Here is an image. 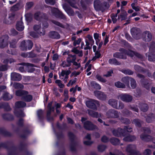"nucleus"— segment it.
<instances>
[{
	"label": "nucleus",
	"instance_id": "nucleus-1",
	"mask_svg": "<svg viewBox=\"0 0 155 155\" xmlns=\"http://www.w3.org/2000/svg\"><path fill=\"white\" fill-rule=\"evenodd\" d=\"M17 124L20 127H24L21 131L22 134L19 133V129L18 127L15 130V132L19 135L20 137L26 139L31 134V131L30 129L29 125L27 124L24 126V120L22 118H20L18 120L17 122Z\"/></svg>",
	"mask_w": 155,
	"mask_h": 155
},
{
	"label": "nucleus",
	"instance_id": "nucleus-2",
	"mask_svg": "<svg viewBox=\"0 0 155 155\" xmlns=\"http://www.w3.org/2000/svg\"><path fill=\"white\" fill-rule=\"evenodd\" d=\"M68 135L71 142L69 146L70 150L72 152H77L76 147L77 144V142L75 140L76 138V136L71 132H68Z\"/></svg>",
	"mask_w": 155,
	"mask_h": 155
},
{
	"label": "nucleus",
	"instance_id": "nucleus-3",
	"mask_svg": "<svg viewBox=\"0 0 155 155\" xmlns=\"http://www.w3.org/2000/svg\"><path fill=\"white\" fill-rule=\"evenodd\" d=\"M87 118L82 117L81 121L83 124V127L84 128L88 130H93L96 129L97 126L94 124L91 121L86 120Z\"/></svg>",
	"mask_w": 155,
	"mask_h": 155
},
{
	"label": "nucleus",
	"instance_id": "nucleus-4",
	"mask_svg": "<svg viewBox=\"0 0 155 155\" xmlns=\"http://www.w3.org/2000/svg\"><path fill=\"white\" fill-rule=\"evenodd\" d=\"M76 55L68 54V56L66 59V61L68 65H66L65 66L67 67H69L71 65V63H72L73 65L77 67V68H75L76 69L79 68L81 67V65L80 63H78L76 61Z\"/></svg>",
	"mask_w": 155,
	"mask_h": 155
},
{
	"label": "nucleus",
	"instance_id": "nucleus-5",
	"mask_svg": "<svg viewBox=\"0 0 155 155\" xmlns=\"http://www.w3.org/2000/svg\"><path fill=\"white\" fill-rule=\"evenodd\" d=\"M85 104L87 107L94 110H97V107L100 105L99 102L98 101L92 99L86 101Z\"/></svg>",
	"mask_w": 155,
	"mask_h": 155
},
{
	"label": "nucleus",
	"instance_id": "nucleus-6",
	"mask_svg": "<svg viewBox=\"0 0 155 155\" xmlns=\"http://www.w3.org/2000/svg\"><path fill=\"white\" fill-rule=\"evenodd\" d=\"M33 17L35 20L40 22L44 20H48V15L40 11H38L35 13L34 14Z\"/></svg>",
	"mask_w": 155,
	"mask_h": 155
},
{
	"label": "nucleus",
	"instance_id": "nucleus-7",
	"mask_svg": "<svg viewBox=\"0 0 155 155\" xmlns=\"http://www.w3.org/2000/svg\"><path fill=\"white\" fill-rule=\"evenodd\" d=\"M137 76L141 79L140 82L142 86L146 89L149 90L150 88V84L149 82V80L145 79L144 75L140 74H137Z\"/></svg>",
	"mask_w": 155,
	"mask_h": 155
},
{
	"label": "nucleus",
	"instance_id": "nucleus-8",
	"mask_svg": "<svg viewBox=\"0 0 155 155\" xmlns=\"http://www.w3.org/2000/svg\"><path fill=\"white\" fill-rule=\"evenodd\" d=\"M136 146L134 145L129 144L126 148V151L130 153L128 155H141V153L138 151H137L134 148H136Z\"/></svg>",
	"mask_w": 155,
	"mask_h": 155
},
{
	"label": "nucleus",
	"instance_id": "nucleus-9",
	"mask_svg": "<svg viewBox=\"0 0 155 155\" xmlns=\"http://www.w3.org/2000/svg\"><path fill=\"white\" fill-rule=\"evenodd\" d=\"M131 35L134 39L137 40L140 38V28H133L130 30Z\"/></svg>",
	"mask_w": 155,
	"mask_h": 155
},
{
	"label": "nucleus",
	"instance_id": "nucleus-10",
	"mask_svg": "<svg viewBox=\"0 0 155 155\" xmlns=\"http://www.w3.org/2000/svg\"><path fill=\"white\" fill-rule=\"evenodd\" d=\"M110 6L108 2H104L103 4L102 5L99 1L96 0L94 2V7L95 10L101 9L102 8H107Z\"/></svg>",
	"mask_w": 155,
	"mask_h": 155
},
{
	"label": "nucleus",
	"instance_id": "nucleus-11",
	"mask_svg": "<svg viewBox=\"0 0 155 155\" xmlns=\"http://www.w3.org/2000/svg\"><path fill=\"white\" fill-rule=\"evenodd\" d=\"M119 97L122 101L127 103L131 102L133 99V97L131 95L126 93L120 94Z\"/></svg>",
	"mask_w": 155,
	"mask_h": 155
},
{
	"label": "nucleus",
	"instance_id": "nucleus-12",
	"mask_svg": "<svg viewBox=\"0 0 155 155\" xmlns=\"http://www.w3.org/2000/svg\"><path fill=\"white\" fill-rule=\"evenodd\" d=\"M8 36L7 35L2 36L0 38V48H3L8 45Z\"/></svg>",
	"mask_w": 155,
	"mask_h": 155
},
{
	"label": "nucleus",
	"instance_id": "nucleus-13",
	"mask_svg": "<svg viewBox=\"0 0 155 155\" xmlns=\"http://www.w3.org/2000/svg\"><path fill=\"white\" fill-rule=\"evenodd\" d=\"M26 147V144L21 142L18 147V149L20 152H24V154L23 155H32V153L28 150Z\"/></svg>",
	"mask_w": 155,
	"mask_h": 155
},
{
	"label": "nucleus",
	"instance_id": "nucleus-14",
	"mask_svg": "<svg viewBox=\"0 0 155 155\" xmlns=\"http://www.w3.org/2000/svg\"><path fill=\"white\" fill-rule=\"evenodd\" d=\"M51 13L52 15L57 18L63 20H65L66 19L65 15L60 11V10H51Z\"/></svg>",
	"mask_w": 155,
	"mask_h": 155
},
{
	"label": "nucleus",
	"instance_id": "nucleus-15",
	"mask_svg": "<svg viewBox=\"0 0 155 155\" xmlns=\"http://www.w3.org/2000/svg\"><path fill=\"white\" fill-rule=\"evenodd\" d=\"M94 94L97 98L100 100L105 101L107 99V95L103 92L99 91H94Z\"/></svg>",
	"mask_w": 155,
	"mask_h": 155
},
{
	"label": "nucleus",
	"instance_id": "nucleus-16",
	"mask_svg": "<svg viewBox=\"0 0 155 155\" xmlns=\"http://www.w3.org/2000/svg\"><path fill=\"white\" fill-rule=\"evenodd\" d=\"M124 130L123 129L118 128L117 129H114L112 131L114 136L117 137H124Z\"/></svg>",
	"mask_w": 155,
	"mask_h": 155
},
{
	"label": "nucleus",
	"instance_id": "nucleus-17",
	"mask_svg": "<svg viewBox=\"0 0 155 155\" xmlns=\"http://www.w3.org/2000/svg\"><path fill=\"white\" fill-rule=\"evenodd\" d=\"M107 114L109 118H117L119 116L118 112L114 109L109 110L107 112Z\"/></svg>",
	"mask_w": 155,
	"mask_h": 155
},
{
	"label": "nucleus",
	"instance_id": "nucleus-18",
	"mask_svg": "<svg viewBox=\"0 0 155 155\" xmlns=\"http://www.w3.org/2000/svg\"><path fill=\"white\" fill-rule=\"evenodd\" d=\"M121 12L118 15L117 20L118 21H122L127 18V13L125 10H121Z\"/></svg>",
	"mask_w": 155,
	"mask_h": 155
},
{
	"label": "nucleus",
	"instance_id": "nucleus-19",
	"mask_svg": "<svg viewBox=\"0 0 155 155\" xmlns=\"http://www.w3.org/2000/svg\"><path fill=\"white\" fill-rule=\"evenodd\" d=\"M152 137L149 135L145 133H142L140 135V138L141 140L145 142H148L151 141Z\"/></svg>",
	"mask_w": 155,
	"mask_h": 155
},
{
	"label": "nucleus",
	"instance_id": "nucleus-20",
	"mask_svg": "<svg viewBox=\"0 0 155 155\" xmlns=\"http://www.w3.org/2000/svg\"><path fill=\"white\" fill-rule=\"evenodd\" d=\"M11 80L13 81H20L22 79L21 75L16 72L11 73Z\"/></svg>",
	"mask_w": 155,
	"mask_h": 155
},
{
	"label": "nucleus",
	"instance_id": "nucleus-21",
	"mask_svg": "<svg viewBox=\"0 0 155 155\" xmlns=\"http://www.w3.org/2000/svg\"><path fill=\"white\" fill-rule=\"evenodd\" d=\"M145 36L143 38V40L146 42L150 41L152 38L151 33L148 31H146L144 32Z\"/></svg>",
	"mask_w": 155,
	"mask_h": 155
},
{
	"label": "nucleus",
	"instance_id": "nucleus-22",
	"mask_svg": "<svg viewBox=\"0 0 155 155\" xmlns=\"http://www.w3.org/2000/svg\"><path fill=\"white\" fill-rule=\"evenodd\" d=\"M49 37L52 39H58L60 38V34L57 31H50L48 34Z\"/></svg>",
	"mask_w": 155,
	"mask_h": 155
},
{
	"label": "nucleus",
	"instance_id": "nucleus-23",
	"mask_svg": "<svg viewBox=\"0 0 155 155\" xmlns=\"http://www.w3.org/2000/svg\"><path fill=\"white\" fill-rule=\"evenodd\" d=\"M48 20H44L42 21L41 22L42 23V32H39V33L42 35V36L45 35V29L48 28L49 24L48 23Z\"/></svg>",
	"mask_w": 155,
	"mask_h": 155
},
{
	"label": "nucleus",
	"instance_id": "nucleus-24",
	"mask_svg": "<svg viewBox=\"0 0 155 155\" xmlns=\"http://www.w3.org/2000/svg\"><path fill=\"white\" fill-rule=\"evenodd\" d=\"M37 116L39 121L42 123H43L44 116L43 111L41 109L38 110L37 112Z\"/></svg>",
	"mask_w": 155,
	"mask_h": 155
},
{
	"label": "nucleus",
	"instance_id": "nucleus-25",
	"mask_svg": "<svg viewBox=\"0 0 155 155\" xmlns=\"http://www.w3.org/2000/svg\"><path fill=\"white\" fill-rule=\"evenodd\" d=\"M123 140L126 142H132L135 140L136 137L134 135H129L124 137Z\"/></svg>",
	"mask_w": 155,
	"mask_h": 155
},
{
	"label": "nucleus",
	"instance_id": "nucleus-26",
	"mask_svg": "<svg viewBox=\"0 0 155 155\" xmlns=\"http://www.w3.org/2000/svg\"><path fill=\"white\" fill-rule=\"evenodd\" d=\"M2 117L6 120L12 121L14 120L13 115L10 114H4L2 115Z\"/></svg>",
	"mask_w": 155,
	"mask_h": 155
},
{
	"label": "nucleus",
	"instance_id": "nucleus-27",
	"mask_svg": "<svg viewBox=\"0 0 155 155\" xmlns=\"http://www.w3.org/2000/svg\"><path fill=\"white\" fill-rule=\"evenodd\" d=\"M2 97L4 101H8L13 97V95L6 92L3 94Z\"/></svg>",
	"mask_w": 155,
	"mask_h": 155
},
{
	"label": "nucleus",
	"instance_id": "nucleus-28",
	"mask_svg": "<svg viewBox=\"0 0 155 155\" xmlns=\"http://www.w3.org/2000/svg\"><path fill=\"white\" fill-rule=\"evenodd\" d=\"M118 101L114 99H110L108 101V104L114 108H117Z\"/></svg>",
	"mask_w": 155,
	"mask_h": 155
},
{
	"label": "nucleus",
	"instance_id": "nucleus-29",
	"mask_svg": "<svg viewBox=\"0 0 155 155\" xmlns=\"http://www.w3.org/2000/svg\"><path fill=\"white\" fill-rule=\"evenodd\" d=\"M28 93L24 95L22 97V99L25 101L26 102H30L33 99V96L31 94H28Z\"/></svg>",
	"mask_w": 155,
	"mask_h": 155
},
{
	"label": "nucleus",
	"instance_id": "nucleus-30",
	"mask_svg": "<svg viewBox=\"0 0 155 155\" xmlns=\"http://www.w3.org/2000/svg\"><path fill=\"white\" fill-rule=\"evenodd\" d=\"M24 28L23 22L21 21H17L16 24V29L19 31H21L24 30Z\"/></svg>",
	"mask_w": 155,
	"mask_h": 155
},
{
	"label": "nucleus",
	"instance_id": "nucleus-31",
	"mask_svg": "<svg viewBox=\"0 0 155 155\" xmlns=\"http://www.w3.org/2000/svg\"><path fill=\"white\" fill-rule=\"evenodd\" d=\"M14 113L15 115L18 117H24L25 116L23 111L21 110H17L16 109H15Z\"/></svg>",
	"mask_w": 155,
	"mask_h": 155
},
{
	"label": "nucleus",
	"instance_id": "nucleus-32",
	"mask_svg": "<svg viewBox=\"0 0 155 155\" xmlns=\"http://www.w3.org/2000/svg\"><path fill=\"white\" fill-rule=\"evenodd\" d=\"M113 56L114 58L121 59H125L127 58L126 56L124 55L122 53L119 52H116L114 53Z\"/></svg>",
	"mask_w": 155,
	"mask_h": 155
},
{
	"label": "nucleus",
	"instance_id": "nucleus-33",
	"mask_svg": "<svg viewBox=\"0 0 155 155\" xmlns=\"http://www.w3.org/2000/svg\"><path fill=\"white\" fill-rule=\"evenodd\" d=\"M120 10H117V13L116 14L112 13L110 15V18L113 22V24H115L117 20V16L118 17L117 15L120 13Z\"/></svg>",
	"mask_w": 155,
	"mask_h": 155
},
{
	"label": "nucleus",
	"instance_id": "nucleus-34",
	"mask_svg": "<svg viewBox=\"0 0 155 155\" xmlns=\"http://www.w3.org/2000/svg\"><path fill=\"white\" fill-rule=\"evenodd\" d=\"M0 134L5 137H10L12 136V134L3 128H0Z\"/></svg>",
	"mask_w": 155,
	"mask_h": 155
},
{
	"label": "nucleus",
	"instance_id": "nucleus-35",
	"mask_svg": "<svg viewBox=\"0 0 155 155\" xmlns=\"http://www.w3.org/2000/svg\"><path fill=\"white\" fill-rule=\"evenodd\" d=\"M26 105V104L25 102L21 101H17L15 104V107L17 108L24 107Z\"/></svg>",
	"mask_w": 155,
	"mask_h": 155
},
{
	"label": "nucleus",
	"instance_id": "nucleus-36",
	"mask_svg": "<svg viewBox=\"0 0 155 155\" xmlns=\"http://www.w3.org/2000/svg\"><path fill=\"white\" fill-rule=\"evenodd\" d=\"M1 106V108L4 109L5 111H8L11 110V108L7 103H2Z\"/></svg>",
	"mask_w": 155,
	"mask_h": 155
},
{
	"label": "nucleus",
	"instance_id": "nucleus-37",
	"mask_svg": "<svg viewBox=\"0 0 155 155\" xmlns=\"http://www.w3.org/2000/svg\"><path fill=\"white\" fill-rule=\"evenodd\" d=\"M110 141L113 145L116 146L119 145L120 143V140L115 137H112L110 139Z\"/></svg>",
	"mask_w": 155,
	"mask_h": 155
},
{
	"label": "nucleus",
	"instance_id": "nucleus-38",
	"mask_svg": "<svg viewBox=\"0 0 155 155\" xmlns=\"http://www.w3.org/2000/svg\"><path fill=\"white\" fill-rule=\"evenodd\" d=\"M131 78L128 76L124 77L122 78L121 81L125 84V85H126L127 87H129V82Z\"/></svg>",
	"mask_w": 155,
	"mask_h": 155
},
{
	"label": "nucleus",
	"instance_id": "nucleus-39",
	"mask_svg": "<svg viewBox=\"0 0 155 155\" xmlns=\"http://www.w3.org/2000/svg\"><path fill=\"white\" fill-rule=\"evenodd\" d=\"M146 56L148 57V60L151 61H155V54L151 53H147L146 54Z\"/></svg>",
	"mask_w": 155,
	"mask_h": 155
},
{
	"label": "nucleus",
	"instance_id": "nucleus-40",
	"mask_svg": "<svg viewBox=\"0 0 155 155\" xmlns=\"http://www.w3.org/2000/svg\"><path fill=\"white\" fill-rule=\"evenodd\" d=\"M140 106V110L143 112H147L149 108L148 105L146 103H141Z\"/></svg>",
	"mask_w": 155,
	"mask_h": 155
},
{
	"label": "nucleus",
	"instance_id": "nucleus-41",
	"mask_svg": "<svg viewBox=\"0 0 155 155\" xmlns=\"http://www.w3.org/2000/svg\"><path fill=\"white\" fill-rule=\"evenodd\" d=\"M108 63L110 64L115 65H119L120 64V63L115 58L110 59L108 60Z\"/></svg>",
	"mask_w": 155,
	"mask_h": 155
},
{
	"label": "nucleus",
	"instance_id": "nucleus-42",
	"mask_svg": "<svg viewBox=\"0 0 155 155\" xmlns=\"http://www.w3.org/2000/svg\"><path fill=\"white\" fill-rule=\"evenodd\" d=\"M91 85L93 88L95 89L100 90L101 88L100 85L94 81L91 82Z\"/></svg>",
	"mask_w": 155,
	"mask_h": 155
},
{
	"label": "nucleus",
	"instance_id": "nucleus-43",
	"mask_svg": "<svg viewBox=\"0 0 155 155\" xmlns=\"http://www.w3.org/2000/svg\"><path fill=\"white\" fill-rule=\"evenodd\" d=\"M15 95L17 96H23L28 93V91L25 90H18L15 91Z\"/></svg>",
	"mask_w": 155,
	"mask_h": 155
},
{
	"label": "nucleus",
	"instance_id": "nucleus-44",
	"mask_svg": "<svg viewBox=\"0 0 155 155\" xmlns=\"http://www.w3.org/2000/svg\"><path fill=\"white\" fill-rule=\"evenodd\" d=\"M26 45L27 47V50H29L32 48L33 45V43L31 40H28L26 41Z\"/></svg>",
	"mask_w": 155,
	"mask_h": 155
},
{
	"label": "nucleus",
	"instance_id": "nucleus-45",
	"mask_svg": "<svg viewBox=\"0 0 155 155\" xmlns=\"http://www.w3.org/2000/svg\"><path fill=\"white\" fill-rule=\"evenodd\" d=\"M88 114L93 117L97 118L99 117V114L97 112L91 110H88Z\"/></svg>",
	"mask_w": 155,
	"mask_h": 155
},
{
	"label": "nucleus",
	"instance_id": "nucleus-46",
	"mask_svg": "<svg viewBox=\"0 0 155 155\" xmlns=\"http://www.w3.org/2000/svg\"><path fill=\"white\" fill-rule=\"evenodd\" d=\"M25 19L28 22H31L33 20V15L31 13H28L25 15Z\"/></svg>",
	"mask_w": 155,
	"mask_h": 155
},
{
	"label": "nucleus",
	"instance_id": "nucleus-47",
	"mask_svg": "<svg viewBox=\"0 0 155 155\" xmlns=\"http://www.w3.org/2000/svg\"><path fill=\"white\" fill-rule=\"evenodd\" d=\"M123 130H124V137L127 136V132L130 133L132 131V128L130 127L129 126H125Z\"/></svg>",
	"mask_w": 155,
	"mask_h": 155
},
{
	"label": "nucleus",
	"instance_id": "nucleus-48",
	"mask_svg": "<svg viewBox=\"0 0 155 155\" xmlns=\"http://www.w3.org/2000/svg\"><path fill=\"white\" fill-rule=\"evenodd\" d=\"M132 123L133 124H134L137 127L140 128L141 127V124L140 120L138 119H134Z\"/></svg>",
	"mask_w": 155,
	"mask_h": 155
},
{
	"label": "nucleus",
	"instance_id": "nucleus-49",
	"mask_svg": "<svg viewBox=\"0 0 155 155\" xmlns=\"http://www.w3.org/2000/svg\"><path fill=\"white\" fill-rule=\"evenodd\" d=\"M41 25H35L34 26L33 29L35 31L37 32L38 34L40 36L42 35H41L39 33V32H42V31H40L41 28Z\"/></svg>",
	"mask_w": 155,
	"mask_h": 155
},
{
	"label": "nucleus",
	"instance_id": "nucleus-50",
	"mask_svg": "<svg viewBox=\"0 0 155 155\" xmlns=\"http://www.w3.org/2000/svg\"><path fill=\"white\" fill-rule=\"evenodd\" d=\"M115 86L118 88H124L125 87V85L119 81L115 83Z\"/></svg>",
	"mask_w": 155,
	"mask_h": 155
},
{
	"label": "nucleus",
	"instance_id": "nucleus-51",
	"mask_svg": "<svg viewBox=\"0 0 155 155\" xmlns=\"http://www.w3.org/2000/svg\"><path fill=\"white\" fill-rule=\"evenodd\" d=\"M20 48L21 50L23 51H27V47L26 45L25 40H23L21 42Z\"/></svg>",
	"mask_w": 155,
	"mask_h": 155
},
{
	"label": "nucleus",
	"instance_id": "nucleus-52",
	"mask_svg": "<svg viewBox=\"0 0 155 155\" xmlns=\"http://www.w3.org/2000/svg\"><path fill=\"white\" fill-rule=\"evenodd\" d=\"M120 120L122 123L125 124H129L130 123V120L127 118L121 117Z\"/></svg>",
	"mask_w": 155,
	"mask_h": 155
},
{
	"label": "nucleus",
	"instance_id": "nucleus-53",
	"mask_svg": "<svg viewBox=\"0 0 155 155\" xmlns=\"http://www.w3.org/2000/svg\"><path fill=\"white\" fill-rule=\"evenodd\" d=\"M107 148V146L102 144H100L98 146L97 149L98 151L103 152Z\"/></svg>",
	"mask_w": 155,
	"mask_h": 155
},
{
	"label": "nucleus",
	"instance_id": "nucleus-54",
	"mask_svg": "<svg viewBox=\"0 0 155 155\" xmlns=\"http://www.w3.org/2000/svg\"><path fill=\"white\" fill-rule=\"evenodd\" d=\"M23 7L22 4L21 3H18L15 5H14L12 10H17L21 9Z\"/></svg>",
	"mask_w": 155,
	"mask_h": 155
},
{
	"label": "nucleus",
	"instance_id": "nucleus-55",
	"mask_svg": "<svg viewBox=\"0 0 155 155\" xmlns=\"http://www.w3.org/2000/svg\"><path fill=\"white\" fill-rule=\"evenodd\" d=\"M13 85L16 89H23L24 87V85L22 84L19 83H14Z\"/></svg>",
	"mask_w": 155,
	"mask_h": 155
},
{
	"label": "nucleus",
	"instance_id": "nucleus-56",
	"mask_svg": "<svg viewBox=\"0 0 155 155\" xmlns=\"http://www.w3.org/2000/svg\"><path fill=\"white\" fill-rule=\"evenodd\" d=\"M122 72L125 74L129 75H132L134 74V72L129 69L123 70Z\"/></svg>",
	"mask_w": 155,
	"mask_h": 155
},
{
	"label": "nucleus",
	"instance_id": "nucleus-57",
	"mask_svg": "<svg viewBox=\"0 0 155 155\" xmlns=\"http://www.w3.org/2000/svg\"><path fill=\"white\" fill-rule=\"evenodd\" d=\"M130 85L131 86L133 89H134L136 88V83L135 80L133 78H131L130 80Z\"/></svg>",
	"mask_w": 155,
	"mask_h": 155
},
{
	"label": "nucleus",
	"instance_id": "nucleus-58",
	"mask_svg": "<svg viewBox=\"0 0 155 155\" xmlns=\"http://www.w3.org/2000/svg\"><path fill=\"white\" fill-rule=\"evenodd\" d=\"M52 22L55 25H57L61 28H64V25L58 21L53 20L52 21Z\"/></svg>",
	"mask_w": 155,
	"mask_h": 155
},
{
	"label": "nucleus",
	"instance_id": "nucleus-59",
	"mask_svg": "<svg viewBox=\"0 0 155 155\" xmlns=\"http://www.w3.org/2000/svg\"><path fill=\"white\" fill-rule=\"evenodd\" d=\"M13 11L12 13L9 14V18L11 21H13L14 20L15 15V11L17 10H13Z\"/></svg>",
	"mask_w": 155,
	"mask_h": 155
},
{
	"label": "nucleus",
	"instance_id": "nucleus-60",
	"mask_svg": "<svg viewBox=\"0 0 155 155\" xmlns=\"http://www.w3.org/2000/svg\"><path fill=\"white\" fill-rule=\"evenodd\" d=\"M96 78L99 81L103 83H106L107 82V80L103 78L100 75L97 74L96 76Z\"/></svg>",
	"mask_w": 155,
	"mask_h": 155
},
{
	"label": "nucleus",
	"instance_id": "nucleus-61",
	"mask_svg": "<svg viewBox=\"0 0 155 155\" xmlns=\"http://www.w3.org/2000/svg\"><path fill=\"white\" fill-rule=\"evenodd\" d=\"M149 50L152 52H154L155 51V42L152 41L150 45Z\"/></svg>",
	"mask_w": 155,
	"mask_h": 155
},
{
	"label": "nucleus",
	"instance_id": "nucleus-62",
	"mask_svg": "<svg viewBox=\"0 0 155 155\" xmlns=\"http://www.w3.org/2000/svg\"><path fill=\"white\" fill-rule=\"evenodd\" d=\"M135 52V51L129 49L128 50H127L126 54L131 57H133L134 55Z\"/></svg>",
	"mask_w": 155,
	"mask_h": 155
},
{
	"label": "nucleus",
	"instance_id": "nucleus-63",
	"mask_svg": "<svg viewBox=\"0 0 155 155\" xmlns=\"http://www.w3.org/2000/svg\"><path fill=\"white\" fill-rule=\"evenodd\" d=\"M101 141L103 143H107L110 141V140L107 136L103 135L101 138Z\"/></svg>",
	"mask_w": 155,
	"mask_h": 155
},
{
	"label": "nucleus",
	"instance_id": "nucleus-64",
	"mask_svg": "<svg viewBox=\"0 0 155 155\" xmlns=\"http://www.w3.org/2000/svg\"><path fill=\"white\" fill-rule=\"evenodd\" d=\"M55 135L58 140H59L61 138H63L64 137V134L62 132L60 133L55 132Z\"/></svg>",
	"mask_w": 155,
	"mask_h": 155
}]
</instances>
